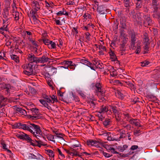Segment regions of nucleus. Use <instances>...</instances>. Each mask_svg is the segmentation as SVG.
I'll use <instances>...</instances> for the list:
<instances>
[{"label": "nucleus", "instance_id": "nucleus-18", "mask_svg": "<svg viewBox=\"0 0 160 160\" xmlns=\"http://www.w3.org/2000/svg\"><path fill=\"white\" fill-rule=\"evenodd\" d=\"M144 38L143 41L144 43H147V44H150L149 42V39L148 33L146 32L144 33L143 34Z\"/></svg>", "mask_w": 160, "mask_h": 160}, {"label": "nucleus", "instance_id": "nucleus-7", "mask_svg": "<svg viewBox=\"0 0 160 160\" xmlns=\"http://www.w3.org/2000/svg\"><path fill=\"white\" fill-rule=\"evenodd\" d=\"M27 59L30 63H38V58L36 57L35 55L32 53L29 54L28 55Z\"/></svg>", "mask_w": 160, "mask_h": 160}, {"label": "nucleus", "instance_id": "nucleus-59", "mask_svg": "<svg viewBox=\"0 0 160 160\" xmlns=\"http://www.w3.org/2000/svg\"><path fill=\"white\" fill-rule=\"evenodd\" d=\"M30 154L31 155V156H30L29 157L31 159H38V158L35 155H34L33 153H30Z\"/></svg>", "mask_w": 160, "mask_h": 160}, {"label": "nucleus", "instance_id": "nucleus-22", "mask_svg": "<svg viewBox=\"0 0 160 160\" xmlns=\"http://www.w3.org/2000/svg\"><path fill=\"white\" fill-rule=\"evenodd\" d=\"M16 110L22 115L25 116L27 115L26 111L25 110L23 109L22 108L17 107Z\"/></svg>", "mask_w": 160, "mask_h": 160}, {"label": "nucleus", "instance_id": "nucleus-14", "mask_svg": "<svg viewBox=\"0 0 160 160\" xmlns=\"http://www.w3.org/2000/svg\"><path fill=\"white\" fill-rule=\"evenodd\" d=\"M32 6L34 7V9L36 11H38L40 8V6L39 3L36 1H33L32 2Z\"/></svg>", "mask_w": 160, "mask_h": 160}, {"label": "nucleus", "instance_id": "nucleus-3", "mask_svg": "<svg viewBox=\"0 0 160 160\" xmlns=\"http://www.w3.org/2000/svg\"><path fill=\"white\" fill-rule=\"evenodd\" d=\"M30 129L32 131V132H30L33 135H35V134H40L41 133V130L40 126L34 123H30Z\"/></svg>", "mask_w": 160, "mask_h": 160}, {"label": "nucleus", "instance_id": "nucleus-12", "mask_svg": "<svg viewBox=\"0 0 160 160\" xmlns=\"http://www.w3.org/2000/svg\"><path fill=\"white\" fill-rule=\"evenodd\" d=\"M136 41V38L135 33H132L131 35V46L132 49H135L136 47L135 45Z\"/></svg>", "mask_w": 160, "mask_h": 160}, {"label": "nucleus", "instance_id": "nucleus-20", "mask_svg": "<svg viewBox=\"0 0 160 160\" xmlns=\"http://www.w3.org/2000/svg\"><path fill=\"white\" fill-rule=\"evenodd\" d=\"M108 68L111 69V70L112 71V72H110V75L112 77H114L117 76V74L116 70H115L113 68L112 66H109L108 67Z\"/></svg>", "mask_w": 160, "mask_h": 160}, {"label": "nucleus", "instance_id": "nucleus-53", "mask_svg": "<svg viewBox=\"0 0 160 160\" xmlns=\"http://www.w3.org/2000/svg\"><path fill=\"white\" fill-rule=\"evenodd\" d=\"M120 24L121 25V28L123 29H125L126 28V24L125 22L122 21L120 22Z\"/></svg>", "mask_w": 160, "mask_h": 160}, {"label": "nucleus", "instance_id": "nucleus-23", "mask_svg": "<svg viewBox=\"0 0 160 160\" xmlns=\"http://www.w3.org/2000/svg\"><path fill=\"white\" fill-rule=\"evenodd\" d=\"M142 2H137L136 3L135 9L136 10H140L142 6Z\"/></svg>", "mask_w": 160, "mask_h": 160}, {"label": "nucleus", "instance_id": "nucleus-50", "mask_svg": "<svg viewBox=\"0 0 160 160\" xmlns=\"http://www.w3.org/2000/svg\"><path fill=\"white\" fill-rule=\"evenodd\" d=\"M32 17L33 18V21L34 22V24H35L37 23H38V22H40L39 20H38L36 17V16L35 15H33L32 16Z\"/></svg>", "mask_w": 160, "mask_h": 160}, {"label": "nucleus", "instance_id": "nucleus-25", "mask_svg": "<svg viewBox=\"0 0 160 160\" xmlns=\"http://www.w3.org/2000/svg\"><path fill=\"white\" fill-rule=\"evenodd\" d=\"M102 134H100L101 135L105 134V135L108 136V137H107V139L108 141H112L114 140L113 138H112V137L109 136V135L110 134V132H105L102 133Z\"/></svg>", "mask_w": 160, "mask_h": 160}, {"label": "nucleus", "instance_id": "nucleus-31", "mask_svg": "<svg viewBox=\"0 0 160 160\" xmlns=\"http://www.w3.org/2000/svg\"><path fill=\"white\" fill-rule=\"evenodd\" d=\"M123 3L125 7L128 8L130 7V0H123Z\"/></svg>", "mask_w": 160, "mask_h": 160}, {"label": "nucleus", "instance_id": "nucleus-9", "mask_svg": "<svg viewBox=\"0 0 160 160\" xmlns=\"http://www.w3.org/2000/svg\"><path fill=\"white\" fill-rule=\"evenodd\" d=\"M49 53L46 54V55H43L41 58H38V63H44L49 61L50 59L48 57Z\"/></svg>", "mask_w": 160, "mask_h": 160}, {"label": "nucleus", "instance_id": "nucleus-24", "mask_svg": "<svg viewBox=\"0 0 160 160\" xmlns=\"http://www.w3.org/2000/svg\"><path fill=\"white\" fill-rule=\"evenodd\" d=\"M57 72V68L53 67H51L50 68L48 72L50 75H52L54 73H56Z\"/></svg>", "mask_w": 160, "mask_h": 160}, {"label": "nucleus", "instance_id": "nucleus-60", "mask_svg": "<svg viewBox=\"0 0 160 160\" xmlns=\"http://www.w3.org/2000/svg\"><path fill=\"white\" fill-rule=\"evenodd\" d=\"M1 144L2 146V148L3 149H7V148H6V145L3 141L1 142Z\"/></svg>", "mask_w": 160, "mask_h": 160}, {"label": "nucleus", "instance_id": "nucleus-21", "mask_svg": "<svg viewBox=\"0 0 160 160\" xmlns=\"http://www.w3.org/2000/svg\"><path fill=\"white\" fill-rule=\"evenodd\" d=\"M109 53L110 56V58L112 61H115L117 59L116 56L113 52L111 51Z\"/></svg>", "mask_w": 160, "mask_h": 160}, {"label": "nucleus", "instance_id": "nucleus-1", "mask_svg": "<svg viewBox=\"0 0 160 160\" xmlns=\"http://www.w3.org/2000/svg\"><path fill=\"white\" fill-rule=\"evenodd\" d=\"M42 96L44 99L39 100V102L45 107L47 108L48 109H50L51 108L48 103H50L52 102L51 96H48L46 94H42Z\"/></svg>", "mask_w": 160, "mask_h": 160}, {"label": "nucleus", "instance_id": "nucleus-42", "mask_svg": "<svg viewBox=\"0 0 160 160\" xmlns=\"http://www.w3.org/2000/svg\"><path fill=\"white\" fill-rule=\"evenodd\" d=\"M98 116L99 118V120L102 122L105 118V117H104L101 113H99L98 114Z\"/></svg>", "mask_w": 160, "mask_h": 160}, {"label": "nucleus", "instance_id": "nucleus-8", "mask_svg": "<svg viewBox=\"0 0 160 160\" xmlns=\"http://www.w3.org/2000/svg\"><path fill=\"white\" fill-rule=\"evenodd\" d=\"M16 136L18 138L26 140L27 142H30L31 141H32V139L29 137L28 135L24 133H23L22 134H17Z\"/></svg>", "mask_w": 160, "mask_h": 160}, {"label": "nucleus", "instance_id": "nucleus-11", "mask_svg": "<svg viewBox=\"0 0 160 160\" xmlns=\"http://www.w3.org/2000/svg\"><path fill=\"white\" fill-rule=\"evenodd\" d=\"M81 62L82 64L90 67L91 69L95 70L93 67V64L88 60L82 59L81 60Z\"/></svg>", "mask_w": 160, "mask_h": 160}, {"label": "nucleus", "instance_id": "nucleus-54", "mask_svg": "<svg viewBox=\"0 0 160 160\" xmlns=\"http://www.w3.org/2000/svg\"><path fill=\"white\" fill-rule=\"evenodd\" d=\"M72 96L73 98V99H74V100L75 102L79 101V98L78 96L74 95L73 93H72Z\"/></svg>", "mask_w": 160, "mask_h": 160}, {"label": "nucleus", "instance_id": "nucleus-30", "mask_svg": "<svg viewBox=\"0 0 160 160\" xmlns=\"http://www.w3.org/2000/svg\"><path fill=\"white\" fill-rule=\"evenodd\" d=\"M122 130V132H121L120 133V137L119 138H123L125 137H126V132L124 130L122 129H119V131H121Z\"/></svg>", "mask_w": 160, "mask_h": 160}, {"label": "nucleus", "instance_id": "nucleus-38", "mask_svg": "<svg viewBox=\"0 0 160 160\" xmlns=\"http://www.w3.org/2000/svg\"><path fill=\"white\" fill-rule=\"evenodd\" d=\"M46 138L48 140L51 141H54L53 140L54 139V136L52 134H48L46 135Z\"/></svg>", "mask_w": 160, "mask_h": 160}, {"label": "nucleus", "instance_id": "nucleus-51", "mask_svg": "<svg viewBox=\"0 0 160 160\" xmlns=\"http://www.w3.org/2000/svg\"><path fill=\"white\" fill-rule=\"evenodd\" d=\"M117 82V83H120V84H124L125 85H128V84H129L130 82L128 81H122V82H120L118 80L116 81Z\"/></svg>", "mask_w": 160, "mask_h": 160}, {"label": "nucleus", "instance_id": "nucleus-13", "mask_svg": "<svg viewBox=\"0 0 160 160\" xmlns=\"http://www.w3.org/2000/svg\"><path fill=\"white\" fill-rule=\"evenodd\" d=\"M97 10L99 13L103 14L105 13L106 8L103 5H101L98 7Z\"/></svg>", "mask_w": 160, "mask_h": 160}, {"label": "nucleus", "instance_id": "nucleus-16", "mask_svg": "<svg viewBox=\"0 0 160 160\" xmlns=\"http://www.w3.org/2000/svg\"><path fill=\"white\" fill-rule=\"evenodd\" d=\"M103 124L105 127L110 126L112 124L111 119L109 118H106L103 121Z\"/></svg>", "mask_w": 160, "mask_h": 160}, {"label": "nucleus", "instance_id": "nucleus-37", "mask_svg": "<svg viewBox=\"0 0 160 160\" xmlns=\"http://www.w3.org/2000/svg\"><path fill=\"white\" fill-rule=\"evenodd\" d=\"M57 151L59 153V155H60V157H59V158L61 159H63L65 158L64 155L62 153L60 149L59 148H57Z\"/></svg>", "mask_w": 160, "mask_h": 160}, {"label": "nucleus", "instance_id": "nucleus-10", "mask_svg": "<svg viewBox=\"0 0 160 160\" xmlns=\"http://www.w3.org/2000/svg\"><path fill=\"white\" fill-rule=\"evenodd\" d=\"M37 138V139H35V141L37 143V146L40 148L41 146H45L46 144H44L42 141L41 140L40 138H41V136L40 135H38V134L33 135Z\"/></svg>", "mask_w": 160, "mask_h": 160}, {"label": "nucleus", "instance_id": "nucleus-2", "mask_svg": "<svg viewBox=\"0 0 160 160\" xmlns=\"http://www.w3.org/2000/svg\"><path fill=\"white\" fill-rule=\"evenodd\" d=\"M33 65L31 64H26L22 67L25 70L23 71L24 73L28 76L35 75L36 73L33 71Z\"/></svg>", "mask_w": 160, "mask_h": 160}, {"label": "nucleus", "instance_id": "nucleus-19", "mask_svg": "<svg viewBox=\"0 0 160 160\" xmlns=\"http://www.w3.org/2000/svg\"><path fill=\"white\" fill-rule=\"evenodd\" d=\"M95 87L96 88V91L99 92H100L103 94V91H102V86L100 83L98 82L95 85Z\"/></svg>", "mask_w": 160, "mask_h": 160}, {"label": "nucleus", "instance_id": "nucleus-55", "mask_svg": "<svg viewBox=\"0 0 160 160\" xmlns=\"http://www.w3.org/2000/svg\"><path fill=\"white\" fill-rule=\"evenodd\" d=\"M85 38L88 40L90 41V34L89 32H86L85 33Z\"/></svg>", "mask_w": 160, "mask_h": 160}, {"label": "nucleus", "instance_id": "nucleus-40", "mask_svg": "<svg viewBox=\"0 0 160 160\" xmlns=\"http://www.w3.org/2000/svg\"><path fill=\"white\" fill-rule=\"evenodd\" d=\"M78 28L73 27L72 29V32L73 33V35H74L75 34L76 36L78 33Z\"/></svg>", "mask_w": 160, "mask_h": 160}, {"label": "nucleus", "instance_id": "nucleus-44", "mask_svg": "<svg viewBox=\"0 0 160 160\" xmlns=\"http://www.w3.org/2000/svg\"><path fill=\"white\" fill-rule=\"evenodd\" d=\"M10 22H8L6 23H5L4 24H3V25L2 27L4 28V29H5V31H8V28H7Z\"/></svg>", "mask_w": 160, "mask_h": 160}, {"label": "nucleus", "instance_id": "nucleus-49", "mask_svg": "<svg viewBox=\"0 0 160 160\" xmlns=\"http://www.w3.org/2000/svg\"><path fill=\"white\" fill-rule=\"evenodd\" d=\"M29 41L32 42V44L33 45H34L35 47H38V45L35 41L33 40L32 38H29Z\"/></svg>", "mask_w": 160, "mask_h": 160}, {"label": "nucleus", "instance_id": "nucleus-43", "mask_svg": "<svg viewBox=\"0 0 160 160\" xmlns=\"http://www.w3.org/2000/svg\"><path fill=\"white\" fill-rule=\"evenodd\" d=\"M43 42L46 45H47L48 47L49 45L50 44V41H51L49 40L48 39H43Z\"/></svg>", "mask_w": 160, "mask_h": 160}, {"label": "nucleus", "instance_id": "nucleus-32", "mask_svg": "<svg viewBox=\"0 0 160 160\" xmlns=\"http://www.w3.org/2000/svg\"><path fill=\"white\" fill-rule=\"evenodd\" d=\"M50 44L49 45L48 47L49 48L54 49L56 47V44L54 42H53L52 41H50Z\"/></svg>", "mask_w": 160, "mask_h": 160}, {"label": "nucleus", "instance_id": "nucleus-5", "mask_svg": "<svg viewBox=\"0 0 160 160\" xmlns=\"http://www.w3.org/2000/svg\"><path fill=\"white\" fill-rule=\"evenodd\" d=\"M14 126L17 128L22 129L24 130L32 132L31 130L30 129V124H23L21 122H18L14 124Z\"/></svg>", "mask_w": 160, "mask_h": 160}, {"label": "nucleus", "instance_id": "nucleus-27", "mask_svg": "<svg viewBox=\"0 0 160 160\" xmlns=\"http://www.w3.org/2000/svg\"><path fill=\"white\" fill-rule=\"evenodd\" d=\"M13 16L14 17L15 20L16 21H17L19 20V13L18 12H14L12 14Z\"/></svg>", "mask_w": 160, "mask_h": 160}, {"label": "nucleus", "instance_id": "nucleus-48", "mask_svg": "<svg viewBox=\"0 0 160 160\" xmlns=\"http://www.w3.org/2000/svg\"><path fill=\"white\" fill-rule=\"evenodd\" d=\"M65 11V9L63 8L62 9V10L56 13V14L57 16H61L64 14V12Z\"/></svg>", "mask_w": 160, "mask_h": 160}, {"label": "nucleus", "instance_id": "nucleus-29", "mask_svg": "<svg viewBox=\"0 0 160 160\" xmlns=\"http://www.w3.org/2000/svg\"><path fill=\"white\" fill-rule=\"evenodd\" d=\"M127 42V40L125 37H124L122 38V41L121 42V43L120 44V46L125 47Z\"/></svg>", "mask_w": 160, "mask_h": 160}, {"label": "nucleus", "instance_id": "nucleus-41", "mask_svg": "<svg viewBox=\"0 0 160 160\" xmlns=\"http://www.w3.org/2000/svg\"><path fill=\"white\" fill-rule=\"evenodd\" d=\"M111 108L112 111L114 114H118V110L117 109V108L116 106H111Z\"/></svg>", "mask_w": 160, "mask_h": 160}, {"label": "nucleus", "instance_id": "nucleus-26", "mask_svg": "<svg viewBox=\"0 0 160 160\" xmlns=\"http://www.w3.org/2000/svg\"><path fill=\"white\" fill-rule=\"evenodd\" d=\"M72 64V61H68L65 60L61 63V64L63 65H67L69 67L70 65Z\"/></svg>", "mask_w": 160, "mask_h": 160}, {"label": "nucleus", "instance_id": "nucleus-62", "mask_svg": "<svg viewBox=\"0 0 160 160\" xmlns=\"http://www.w3.org/2000/svg\"><path fill=\"white\" fill-rule=\"evenodd\" d=\"M138 148V146L136 145H133L132 146L130 149L132 150H136Z\"/></svg>", "mask_w": 160, "mask_h": 160}, {"label": "nucleus", "instance_id": "nucleus-56", "mask_svg": "<svg viewBox=\"0 0 160 160\" xmlns=\"http://www.w3.org/2000/svg\"><path fill=\"white\" fill-rule=\"evenodd\" d=\"M117 94L119 98H123L124 95L120 91H118Z\"/></svg>", "mask_w": 160, "mask_h": 160}, {"label": "nucleus", "instance_id": "nucleus-58", "mask_svg": "<svg viewBox=\"0 0 160 160\" xmlns=\"http://www.w3.org/2000/svg\"><path fill=\"white\" fill-rule=\"evenodd\" d=\"M141 132L140 130H135L134 132V134L135 136H138L140 135Z\"/></svg>", "mask_w": 160, "mask_h": 160}, {"label": "nucleus", "instance_id": "nucleus-36", "mask_svg": "<svg viewBox=\"0 0 160 160\" xmlns=\"http://www.w3.org/2000/svg\"><path fill=\"white\" fill-rule=\"evenodd\" d=\"M3 18H7L9 17V12L8 10H6L2 13Z\"/></svg>", "mask_w": 160, "mask_h": 160}, {"label": "nucleus", "instance_id": "nucleus-39", "mask_svg": "<svg viewBox=\"0 0 160 160\" xmlns=\"http://www.w3.org/2000/svg\"><path fill=\"white\" fill-rule=\"evenodd\" d=\"M102 149L100 150V151L101 153L103 154V155L106 157L109 158L112 155H110V154H108L106 152H104L103 150H102Z\"/></svg>", "mask_w": 160, "mask_h": 160}, {"label": "nucleus", "instance_id": "nucleus-47", "mask_svg": "<svg viewBox=\"0 0 160 160\" xmlns=\"http://www.w3.org/2000/svg\"><path fill=\"white\" fill-rule=\"evenodd\" d=\"M64 136V134L62 133H58V132L56 133V136L58 138H60L63 139V137Z\"/></svg>", "mask_w": 160, "mask_h": 160}, {"label": "nucleus", "instance_id": "nucleus-52", "mask_svg": "<svg viewBox=\"0 0 160 160\" xmlns=\"http://www.w3.org/2000/svg\"><path fill=\"white\" fill-rule=\"evenodd\" d=\"M75 142L76 144L72 146V147L74 148H75L76 147H79V145H80V144L79 143V142L78 141L76 140Z\"/></svg>", "mask_w": 160, "mask_h": 160}, {"label": "nucleus", "instance_id": "nucleus-34", "mask_svg": "<svg viewBox=\"0 0 160 160\" xmlns=\"http://www.w3.org/2000/svg\"><path fill=\"white\" fill-rule=\"evenodd\" d=\"M2 89H11V86L10 84H4L2 85Z\"/></svg>", "mask_w": 160, "mask_h": 160}, {"label": "nucleus", "instance_id": "nucleus-15", "mask_svg": "<svg viewBox=\"0 0 160 160\" xmlns=\"http://www.w3.org/2000/svg\"><path fill=\"white\" fill-rule=\"evenodd\" d=\"M87 145L89 146H95L98 147L97 142L95 140L91 139L88 140L87 141Z\"/></svg>", "mask_w": 160, "mask_h": 160}, {"label": "nucleus", "instance_id": "nucleus-46", "mask_svg": "<svg viewBox=\"0 0 160 160\" xmlns=\"http://www.w3.org/2000/svg\"><path fill=\"white\" fill-rule=\"evenodd\" d=\"M0 100L1 102H6L7 101L8 98H4L1 95H0Z\"/></svg>", "mask_w": 160, "mask_h": 160}, {"label": "nucleus", "instance_id": "nucleus-63", "mask_svg": "<svg viewBox=\"0 0 160 160\" xmlns=\"http://www.w3.org/2000/svg\"><path fill=\"white\" fill-rule=\"evenodd\" d=\"M115 117L117 121L119 122L121 120V118L119 116L118 114H117V115H115Z\"/></svg>", "mask_w": 160, "mask_h": 160}, {"label": "nucleus", "instance_id": "nucleus-64", "mask_svg": "<svg viewBox=\"0 0 160 160\" xmlns=\"http://www.w3.org/2000/svg\"><path fill=\"white\" fill-rule=\"evenodd\" d=\"M103 65V63L100 62V63H99L98 64V65H97V68H99L101 69H102V65Z\"/></svg>", "mask_w": 160, "mask_h": 160}, {"label": "nucleus", "instance_id": "nucleus-17", "mask_svg": "<svg viewBox=\"0 0 160 160\" xmlns=\"http://www.w3.org/2000/svg\"><path fill=\"white\" fill-rule=\"evenodd\" d=\"M108 111V108L107 106L104 105H102L101 107L99 110L97 112L99 113H104L107 112Z\"/></svg>", "mask_w": 160, "mask_h": 160}, {"label": "nucleus", "instance_id": "nucleus-28", "mask_svg": "<svg viewBox=\"0 0 160 160\" xmlns=\"http://www.w3.org/2000/svg\"><path fill=\"white\" fill-rule=\"evenodd\" d=\"M11 57L12 59L14 60L16 62H19V58L17 55L12 54L11 55Z\"/></svg>", "mask_w": 160, "mask_h": 160}, {"label": "nucleus", "instance_id": "nucleus-6", "mask_svg": "<svg viewBox=\"0 0 160 160\" xmlns=\"http://www.w3.org/2000/svg\"><path fill=\"white\" fill-rule=\"evenodd\" d=\"M28 118L32 120H37L41 118L42 117L41 114L38 111L36 110L32 113V115H27Z\"/></svg>", "mask_w": 160, "mask_h": 160}, {"label": "nucleus", "instance_id": "nucleus-35", "mask_svg": "<svg viewBox=\"0 0 160 160\" xmlns=\"http://www.w3.org/2000/svg\"><path fill=\"white\" fill-rule=\"evenodd\" d=\"M51 99L52 100V102H51L52 103H54L55 102H58V100L57 99V98L56 96L53 95L52 97H51Z\"/></svg>", "mask_w": 160, "mask_h": 160}, {"label": "nucleus", "instance_id": "nucleus-45", "mask_svg": "<svg viewBox=\"0 0 160 160\" xmlns=\"http://www.w3.org/2000/svg\"><path fill=\"white\" fill-rule=\"evenodd\" d=\"M141 66L142 67H144L146 66L147 65H148L149 64V62L148 61L145 60L143 62H141Z\"/></svg>", "mask_w": 160, "mask_h": 160}, {"label": "nucleus", "instance_id": "nucleus-4", "mask_svg": "<svg viewBox=\"0 0 160 160\" xmlns=\"http://www.w3.org/2000/svg\"><path fill=\"white\" fill-rule=\"evenodd\" d=\"M143 18L144 25L146 27L148 26H152V25L154 22L151 18L150 15H144Z\"/></svg>", "mask_w": 160, "mask_h": 160}, {"label": "nucleus", "instance_id": "nucleus-61", "mask_svg": "<svg viewBox=\"0 0 160 160\" xmlns=\"http://www.w3.org/2000/svg\"><path fill=\"white\" fill-rule=\"evenodd\" d=\"M99 49L100 50V49H102L104 51H106V48L105 46H103L102 45V44L101 43L100 45H99Z\"/></svg>", "mask_w": 160, "mask_h": 160}, {"label": "nucleus", "instance_id": "nucleus-33", "mask_svg": "<svg viewBox=\"0 0 160 160\" xmlns=\"http://www.w3.org/2000/svg\"><path fill=\"white\" fill-rule=\"evenodd\" d=\"M47 152L50 157H54V152L52 150H47Z\"/></svg>", "mask_w": 160, "mask_h": 160}, {"label": "nucleus", "instance_id": "nucleus-57", "mask_svg": "<svg viewBox=\"0 0 160 160\" xmlns=\"http://www.w3.org/2000/svg\"><path fill=\"white\" fill-rule=\"evenodd\" d=\"M94 62H93V66L94 65L96 66V67H97V65H98V64L99 63H100V61L97 60L96 59H94L93 60Z\"/></svg>", "mask_w": 160, "mask_h": 160}]
</instances>
